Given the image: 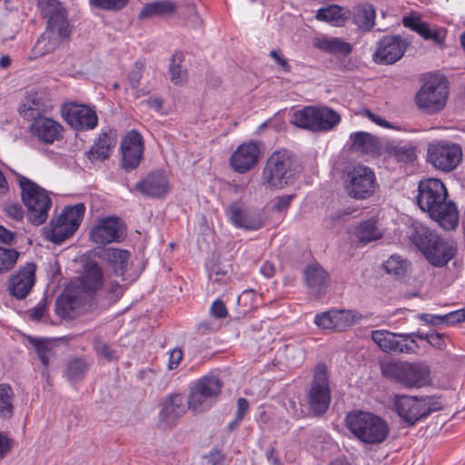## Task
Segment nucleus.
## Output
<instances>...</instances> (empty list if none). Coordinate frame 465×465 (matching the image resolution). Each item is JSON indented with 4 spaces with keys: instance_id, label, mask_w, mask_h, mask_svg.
Listing matches in <instances>:
<instances>
[{
    "instance_id": "1",
    "label": "nucleus",
    "mask_w": 465,
    "mask_h": 465,
    "mask_svg": "<svg viewBox=\"0 0 465 465\" xmlns=\"http://www.w3.org/2000/svg\"><path fill=\"white\" fill-rule=\"evenodd\" d=\"M104 285L103 270L97 262H87L82 275L69 284L55 302V312L63 318L73 319L86 305H90L97 291Z\"/></svg>"
},
{
    "instance_id": "2",
    "label": "nucleus",
    "mask_w": 465,
    "mask_h": 465,
    "mask_svg": "<svg viewBox=\"0 0 465 465\" xmlns=\"http://www.w3.org/2000/svg\"><path fill=\"white\" fill-rule=\"evenodd\" d=\"M417 203L423 212L447 231L456 229L459 213L452 201H447L448 191L444 183L434 178L422 180L418 186Z\"/></svg>"
},
{
    "instance_id": "3",
    "label": "nucleus",
    "mask_w": 465,
    "mask_h": 465,
    "mask_svg": "<svg viewBox=\"0 0 465 465\" xmlns=\"http://www.w3.org/2000/svg\"><path fill=\"white\" fill-rule=\"evenodd\" d=\"M38 6L46 20V28L35 43L33 51L36 56H43L68 42L72 28L67 12L58 0H38Z\"/></svg>"
},
{
    "instance_id": "4",
    "label": "nucleus",
    "mask_w": 465,
    "mask_h": 465,
    "mask_svg": "<svg viewBox=\"0 0 465 465\" xmlns=\"http://www.w3.org/2000/svg\"><path fill=\"white\" fill-rule=\"evenodd\" d=\"M345 424L355 438L369 445L382 443L390 432L389 425L382 418L362 411L349 412Z\"/></svg>"
},
{
    "instance_id": "5",
    "label": "nucleus",
    "mask_w": 465,
    "mask_h": 465,
    "mask_svg": "<svg viewBox=\"0 0 465 465\" xmlns=\"http://www.w3.org/2000/svg\"><path fill=\"white\" fill-rule=\"evenodd\" d=\"M392 409L408 427H412L430 413L441 410L442 404L435 396L394 395Z\"/></svg>"
},
{
    "instance_id": "6",
    "label": "nucleus",
    "mask_w": 465,
    "mask_h": 465,
    "mask_svg": "<svg viewBox=\"0 0 465 465\" xmlns=\"http://www.w3.org/2000/svg\"><path fill=\"white\" fill-rule=\"evenodd\" d=\"M17 181L21 188L22 200L27 208L28 222L35 226L43 224L52 206V200L47 192L23 175L19 174Z\"/></svg>"
},
{
    "instance_id": "7",
    "label": "nucleus",
    "mask_w": 465,
    "mask_h": 465,
    "mask_svg": "<svg viewBox=\"0 0 465 465\" xmlns=\"http://www.w3.org/2000/svg\"><path fill=\"white\" fill-rule=\"evenodd\" d=\"M341 182L347 195L356 200L370 198L378 187L373 170L361 163L346 166L342 171Z\"/></svg>"
},
{
    "instance_id": "8",
    "label": "nucleus",
    "mask_w": 465,
    "mask_h": 465,
    "mask_svg": "<svg viewBox=\"0 0 465 465\" xmlns=\"http://www.w3.org/2000/svg\"><path fill=\"white\" fill-rule=\"evenodd\" d=\"M84 213L85 206L83 203L66 206L55 220L52 219L48 226L42 229L43 235L54 243H62L77 231Z\"/></svg>"
},
{
    "instance_id": "9",
    "label": "nucleus",
    "mask_w": 465,
    "mask_h": 465,
    "mask_svg": "<svg viewBox=\"0 0 465 465\" xmlns=\"http://www.w3.org/2000/svg\"><path fill=\"white\" fill-rule=\"evenodd\" d=\"M84 213L85 206L83 203L66 206L55 220L52 219L48 226L42 229L43 235L54 243H62L77 231Z\"/></svg>"
},
{
    "instance_id": "10",
    "label": "nucleus",
    "mask_w": 465,
    "mask_h": 465,
    "mask_svg": "<svg viewBox=\"0 0 465 465\" xmlns=\"http://www.w3.org/2000/svg\"><path fill=\"white\" fill-rule=\"evenodd\" d=\"M331 400L328 369L324 363L316 365L313 379L306 393L308 410L312 416L321 417L330 408Z\"/></svg>"
},
{
    "instance_id": "11",
    "label": "nucleus",
    "mask_w": 465,
    "mask_h": 465,
    "mask_svg": "<svg viewBox=\"0 0 465 465\" xmlns=\"http://www.w3.org/2000/svg\"><path fill=\"white\" fill-rule=\"evenodd\" d=\"M295 161L285 148L275 151L267 160L262 171V183L270 188H282L293 174Z\"/></svg>"
},
{
    "instance_id": "12",
    "label": "nucleus",
    "mask_w": 465,
    "mask_h": 465,
    "mask_svg": "<svg viewBox=\"0 0 465 465\" xmlns=\"http://www.w3.org/2000/svg\"><path fill=\"white\" fill-rule=\"evenodd\" d=\"M340 121V114L326 106H306L296 111L292 119V123L294 125L312 132L331 130Z\"/></svg>"
},
{
    "instance_id": "13",
    "label": "nucleus",
    "mask_w": 465,
    "mask_h": 465,
    "mask_svg": "<svg viewBox=\"0 0 465 465\" xmlns=\"http://www.w3.org/2000/svg\"><path fill=\"white\" fill-rule=\"evenodd\" d=\"M382 374L406 388H420L428 381L430 370L420 362L394 361L382 365Z\"/></svg>"
},
{
    "instance_id": "14",
    "label": "nucleus",
    "mask_w": 465,
    "mask_h": 465,
    "mask_svg": "<svg viewBox=\"0 0 465 465\" xmlns=\"http://www.w3.org/2000/svg\"><path fill=\"white\" fill-rule=\"evenodd\" d=\"M448 94L447 79L444 76H433L416 94V104L428 113H437L445 106Z\"/></svg>"
},
{
    "instance_id": "15",
    "label": "nucleus",
    "mask_w": 465,
    "mask_h": 465,
    "mask_svg": "<svg viewBox=\"0 0 465 465\" xmlns=\"http://www.w3.org/2000/svg\"><path fill=\"white\" fill-rule=\"evenodd\" d=\"M222 382L213 375L200 379L191 389L188 406L195 412H201L210 406L211 401L221 392Z\"/></svg>"
},
{
    "instance_id": "16",
    "label": "nucleus",
    "mask_w": 465,
    "mask_h": 465,
    "mask_svg": "<svg viewBox=\"0 0 465 465\" xmlns=\"http://www.w3.org/2000/svg\"><path fill=\"white\" fill-rule=\"evenodd\" d=\"M407 45L401 36L386 35L379 41L373 59L380 64H392L404 55Z\"/></svg>"
},
{
    "instance_id": "17",
    "label": "nucleus",
    "mask_w": 465,
    "mask_h": 465,
    "mask_svg": "<svg viewBox=\"0 0 465 465\" xmlns=\"http://www.w3.org/2000/svg\"><path fill=\"white\" fill-rule=\"evenodd\" d=\"M90 235L96 244L119 242L124 238V226L119 218H104L92 229Z\"/></svg>"
},
{
    "instance_id": "18",
    "label": "nucleus",
    "mask_w": 465,
    "mask_h": 465,
    "mask_svg": "<svg viewBox=\"0 0 465 465\" xmlns=\"http://www.w3.org/2000/svg\"><path fill=\"white\" fill-rule=\"evenodd\" d=\"M35 271L36 265L34 262H27L20 267L9 280L8 291L10 294L18 300L25 299L35 285Z\"/></svg>"
},
{
    "instance_id": "19",
    "label": "nucleus",
    "mask_w": 465,
    "mask_h": 465,
    "mask_svg": "<svg viewBox=\"0 0 465 465\" xmlns=\"http://www.w3.org/2000/svg\"><path fill=\"white\" fill-rule=\"evenodd\" d=\"M303 278L309 294L314 298L322 296L331 283L329 273L317 262L304 268Z\"/></svg>"
},
{
    "instance_id": "20",
    "label": "nucleus",
    "mask_w": 465,
    "mask_h": 465,
    "mask_svg": "<svg viewBox=\"0 0 465 465\" xmlns=\"http://www.w3.org/2000/svg\"><path fill=\"white\" fill-rule=\"evenodd\" d=\"M65 122L75 130H91L97 125V115L89 107L72 104L63 109Z\"/></svg>"
},
{
    "instance_id": "21",
    "label": "nucleus",
    "mask_w": 465,
    "mask_h": 465,
    "mask_svg": "<svg viewBox=\"0 0 465 465\" xmlns=\"http://www.w3.org/2000/svg\"><path fill=\"white\" fill-rule=\"evenodd\" d=\"M461 157V147H429L427 161L439 170L450 172L456 168Z\"/></svg>"
},
{
    "instance_id": "22",
    "label": "nucleus",
    "mask_w": 465,
    "mask_h": 465,
    "mask_svg": "<svg viewBox=\"0 0 465 465\" xmlns=\"http://www.w3.org/2000/svg\"><path fill=\"white\" fill-rule=\"evenodd\" d=\"M186 399L182 394H171L161 403L159 422L164 428L172 427L186 411Z\"/></svg>"
},
{
    "instance_id": "23",
    "label": "nucleus",
    "mask_w": 465,
    "mask_h": 465,
    "mask_svg": "<svg viewBox=\"0 0 465 465\" xmlns=\"http://www.w3.org/2000/svg\"><path fill=\"white\" fill-rule=\"evenodd\" d=\"M29 129L34 136L45 143L59 142L64 131L58 122L45 116L33 121Z\"/></svg>"
},
{
    "instance_id": "24",
    "label": "nucleus",
    "mask_w": 465,
    "mask_h": 465,
    "mask_svg": "<svg viewBox=\"0 0 465 465\" xmlns=\"http://www.w3.org/2000/svg\"><path fill=\"white\" fill-rule=\"evenodd\" d=\"M456 252V248L439 234L422 254L431 265L443 267L455 257Z\"/></svg>"
},
{
    "instance_id": "25",
    "label": "nucleus",
    "mask_w": 465,
    "mask_h": 465,
    "mask_svg": "<svg viewBox=\"0 0 465 465\" xmlns=\"http://www.w3.org/2000/svg\"><path fill=\"white\" fill-rule=\"evenodd\" d=\"M134 190L147 197L161 198L169 191V182L164 173L155 171L137 183Z\"/></svg>"
},
{
    "instance_id": "26",
    "label": "nucleus",
    "mask_w": 465,
    "mask_h": 465,
    "mask_svg": "<svg viewBox=\"0 0 465 465\" xmlns=\"http://www.w3.org/2000/svg\"><path fill=\"white\" fill-rule=\"evenodd\" d=\"M229 213L232 223L239 228L258 230L264 225V217L260 212L246 210L240 203H232Z\"/></svg>"
},
{
    "instance_id": "27",
    "label": "nucleus",
    "mask_w": 465,
    "mask_h": 465,
    "mask_svg": "<svg viewBox=\"0 0 465 465\" xmlns=\"http://www.w3.org/2000/svg\"><path fill=\"white\" fill-rule=\"evenodd\" d=\"M50 107L49 102L43 97L41 93L30 92L19 106L18 112L22 117L33 122L43 117Z\"/></svg>"
},
{
    "instance_id": "28",
    "label": "nucleus",
    "mask_w": 465,
    "mask_h": 465,
    "mask_svg": "<svg viewBox=\"0 0 465 465\" xmlns=\"http://www.w3.org/2000/svg\"><path fill=\"white\" fill-rule=\"evenodd\" d=\"M262 156L260 147H237L230 158L233 171L244 173L253 168Z\"/></svg>"
},
{
    "instance_id": "29",
    "label": "nucleus",
    "mask_w": 465,
    "mask_h": 465,
    "mask_svg": "<svg viewBox=\"0 0 465 465\" xmlns=\"http://www.w3.org/2000/svg\"><path fill=\"white\" fill-rule=\"evenodd\" d=\"M100 257L106 261L116 276H123L127 270L130 252L124 249L105 248Z\"/></svg>"
},
{
    "instance_id": "30",
    "label": "nucleus",
    "mask_w": 465,
    "mask_h": 465,
    "mask_svg": "<svg viewBox=\"0 0 465 465\" xmlns=\"http://www.w3.org/2000/svg\"><path fill=\"white\" fill-rule=\"evenodd\" d=\"M438 232L426 225L414 222L409 232L411 242L422 252L436 239Z\"/></svg>"
},
{
    "instance_id": "31",
    "label": "nucleus",
    "mask_w": 465,
    "mask_h": 465,
    "mask_svg": "<svg viewBox=\"0 0 465 465\" xmlns=\"http://www.w3.org/2000/svg\"><path fill=\"white\" fill-rule=\"evenodd\" d=\"M366 153H371L372 156L381 154V149L390 158H393L397 162L411 163L415 159L414 147H364Z\"/></svg>"
},
{
    "instance_id": "32",
    "label": "nucleus",
    "mask_w": 465,
    "mask_h": 465,
    "mask_svg": "<svg viewBox=\"0 0 465 465\" xmlns=\"http://www.w3.org/2000/svg\"><path fill=\"white\" fill-rule=\"evenodd\" d=\"M29 342L34 346L35 352L44 366L42 375L48 378V366L50 360L54 357V344L51 341L39 338H29Z\"/></svg>"
},
{
    "instance_id": "33",
    "label": "nucleus",
    "mask_w": 465,
    "mask_h": 465,
    "mask_svg": "<svg viewBox=\"0 0 465 465\" xmlns=\"http://www.w3.org/2000/svg\"><path fill=\"white\" fill-rule=\"evenodd\" d=\"M375 9L370 4L355 6L352 11L353 22L362 30H370L375 22Z\"/></svg>"
},
{
    "instance_id": "34",
    "label": "nucleus",
    "mask_w": 465,
    "mask_h": 465,
    "mask_svg": "<svg viewBox=\"0 0 465 465\" xmlns=\"http://www.w3.org/2000/svg\"><path fill=\"white\" fill-rule=\"evenodd\" d=\"M318 21L330 23L332 25L340 26L344 24L347 19L346 13L338 5H330L320 8L315 15Z\"/></svg>"
},
{
    "instance_id": "35",
    "label": "nucleus",
    "mask_w": 465,
    "mask_h": 465,
    "mask_svg": "<svg viewBox=\"0 0 465 465\" xmlns=\"http://www.w3.org/2000/svg\"><path fill=\"white\" fill-rule=\"evenodd\" d=\"M176 10V5L170 0H162L148 4L140 11L139 18L143 19L153 15H173Z\"/></svg>"
},
{
    "instance_id": "36",
    "label": "nucleus",
    "mask_w": 465,
    "mask_h": 465,
    "mask_svg": "<svg viewBox=\"0 0 465 465\" xmlns=\"http://www.w3.org/2000/svg\"><path fill=\"white\" fill-rule=\"evenodd\" d=\"M315 46L332 54L347 55L351 52V45L339 38L323 37L318 39Z\"/></svg>"
},
{
    "instance_id": "37",
    "label": "nucleus",
    "mask_w": 465,
    "mask_h": 465,
    "mask_svg": "<svg viewBox=\"0 0 465 465\" xmlns=\"http://www.w3.org/2000/svg\"><path fill=\"white\" fill-rule=\"evenodd\" d=\"M89 364L84 358H73L68 361L64 370V377L71 382H78L86 375Z\"/></svg>"
},
{
    "instance_id": "38",
    "label": "nucleus",
    "mask_w": 465,
    "mask_h": 465,
    "mask_svg": "<svg viewBox=\"0 0 465 465\" xmlns=\"http://www.w3.org/2000/svg\"><path fill=\"white\" fill-rule=\"evenodd\" d=\"M402 23L404 26L411 28V30L417 32L423 38L427 40H434L439 42L440 35L436 30H431L429 25L420 19L413 16H405L402 19Z\"/></svg>"
},
{
    "instance_id": "39",
    "label": "nucleus",
    "mask_w": 465,
    "mask_h": 465,
    "mask_svg": "<svg viewBox=\"0 0 465 465\" xmlns=\"http://www.w3.org/2000/svg\"><path fill=\"white\" fill-rule=\"evenodd\" d=\"M400 333H393L387 330H376L371 332L372 341L384 352H392L397 348V338Z\"/></svg>"
},
{
    "instance_id": "40",
    "label": "nucleus",
    "mask_w": 465,
    "mask_h": 465,
    "mask_svg": "<svg viewBox=\"0 0 465 465\" xmlns=\"http://www.w3.org/2000/svg\"><path fill=\"white\" fill-rule=\"evenodd\" d=\"M356 238L360 242L368 243L381 237V231L376 227L372 220L362 222L355 230Z\"/></svg>"
},
{
    "instance_id": "41",
    "label": "nucleus",
    "mask_w": 465,
    "mask_h": 465,
    "mask_svg": "<svg viewBox=\"0 0 465 465\" xmlns=\"http://www.w3.org/2000/svg\"><path fill=\"white\" fill-rule=\"evenodd\" d=\"M14 392L10 385L6 383L0 384V418L4 420L10 419L13 416Z\"/></svg>"
},
{
    "instance_id": "42",
    "label": "nucleus",
    "mask_w": 465,
    "mask_h": 465,
    "mask_svg": "<svg viewBox=\"0 0 465 465\" xmlns=\"http://www.w3.org/2000/svg\"><path fill=\"white\" fill-rule=\"evenodd\" d=\"M122 166L125 170L135 169L143 155V147H121Z\"/></svg>"
},
{
    "instance_id": "43",
    "label": "nucleus",
    "mask_w": 465,
    "mask_h": 465,
    "mask_svg": "<svg viewBox=\"0 0 465 465\" xmlns=\"http://www.w3.org/2000/svg\"><path fill=\"white\" fill-rule=\"evenodd\" d=\"M183 62L182 54H174L171 58L169 66L170 78L174 84H183L186 82L187 72L182 68L181 63Z\"/></svg>"
},
{
    "instance_id": "44",
    "label": "nucleus",
    "mask_w": 465,
    "mask_h": 465,
    "mask_svg": "<svg viewBox=\"0 0 465 465\" xmlns=\"http://www.w3.org/2000/svg\"><path fill=\"white\" fill-rule=\"evenodd\" d=\"M20 253L15 249L0 246V273L10 271L16 263Z\"/></svg>"
},
{
    "instance_id": "45",
    "label": "nucleus",
    "mask_w": 465,
    "mask_h": 465,
    "mask_svg": "<svg viewBox=\"0 0 465 465\" xmlns=\"http://www.w3.org/2000/svg\"><path fill=\"white\" fill-rule=\"evenodd\" d=\"M335 311L322 312L321 314H317L314 319V322L318 327L323 330L339 331Z\"/></svg>"
},
{
    "instance_id": "46",
    "label": "nucleus",
    "mask_w": 465,
    "mask_h": 465,
    "mask_svg": "<svg viewBox=\"0 0 465 465\" xmlns=\"http://www.w3.org/2000/svg\"><path fill=\"white\" fill-rule=\"evenodd\" d=\"M407 261L399 255H391L385 262L384 269L388 273L400 275L405 272Z\"/></svg>"
},
{
    "instance_id": "47",
    "label": "nucleus",
    "mask_w": 465,
    "mask_h": 465,
    "mask_svg": "<svg viewBox=\"0 0 465 465\" xmlns=\"http://www.w3.org/2000/svg\"><path fill=\"white\" fill-rule=\"evenodd\" d=\"M352 145H381V142L376 136L366 132H357L351 134Z\"/></svg>"
},
{
    "instance_id": "48",
    "label": "nucleus",
    "mask_w": 465,
    "mask_h": 465,
    "mask_svg": "<svg viewBox=\"0 0 465 465\" xmlns=\"http://www.w3.org/2000/svg\"><path fill=\"white\" fill-rule=\"evenodd\" d=\"M335 315L337 316V323L339 326V331L344 330L345 328L351 326L357 321V314L352 311H335Z\"/></svg>"
},
{
    "instance_id": "49",
    "label": "nucleus",
    "mask_w": 465,
    "mask_h": 465,
    "mask_svg": "<svg viewBox=\"0 0 465 465\" xmlns=\"http://www.w3.org/2000/svg\"><path fill=\"white\" fill-rule=\"evenodd\" d=\"M129 0H90L91 4L104 10H120L124 8Z\"/></svg>"
},
{
    "instance_id": "50",
    "label": "nucleus",
    "mask_w": 465,
    "mask_h": 465,
    "mask_svg": "<svg viewBox=\"0 0 465 465\" xmlns=\"http://www.w3.org/2000/svg\"><path fill=\"white\" fill-rule=\"evenodd\" d=\"M110 148L111 147H91L90 150L85 153V155L93 163L102 162L109 157Z\"/></svg>"
},
{
    "instance_id": "51",
    "label": "nucleus",
    "mask_w": 465,
    "mask_h": 465,
    "mask_svg": "<svg viewBox=\"0 0 465 465\" xmlns=\"http://www.w3.org/2000/svg\"><path fill=\"white\" fill-rule=\"evenodd\" d=\"M15 440L7 433L0 431V460L5 459L13 450Z\"/></svg>"
},
{
    "instance_id": "52",
    "label": "nucleus",
    "mask_w": 465,
    "mask_h": 465,
    "mask_svg": "<svg viewBox=\"0 0 465 465\" xmlns=\"http://www.w3.org/2000/svg\"><path fill=\"white\" fill-rule=\"evenodd\" d=\"M120 145H143V138L138 131L133 129L123 136Z\"/></svg>"
},
{
    "instance_id": "53",
    "label": "nucleus",
    "mask_w": 465,
    "mask_h": 465,
    "mask_svg": "<svg viewBox=\"0 0 465 465\" xmlns=\"http://www.w3.org/2000/svg\"><path fill=\"white\" fill-rule=\"evenodd\" d=\"M116 142V131L111 128H107L100 134L97 142L94 145H111L112 143H115Z\"/></svg>"
},
{
    "instance_id": "54",
    "label": "nucleus",
    "mask_w": 465,
    "mask_h": 465,
    "mask_svg": "<svg viewBox=\"0 0 465 465\" xmlns=\"http://www.w3.org/2000/svg\"><path fill=\"white\" fill-rule=\"evenodd\" d=\"M94 347L96 352L103 358L106 359L107 361H112L115 358L114 351L107 343L96 339L94 341Z\"/></svg>"
},
{
    "instance_id": "55",
    "label": "nucleus",
    "mask_w": 465,
    "mask_h": 465,
    "mask_svg": "<svg viewBox=\"0 0 465 465\" xmlns=\"http://www.w3.org/2000/svg\"><path fill=\"white\" fill-rule=\"evenodd\" d=\"M5 214L15 221H21L24 217V211L19 203H6L4 207Z\"/></svg>"
},
{
    "instance_id": "56",
    "label": "nucleus",
    "mask_w": 465,
    "mask_h": 465,
    "mask_svg": "<svg viewBox=\"0 0 465 465\" xmlns=\"http://www.w3.org/2000/svg\"><path fill=\"white\" fill-rule=\"evenodd\" d=\"M444 322L448 324H455L465 322V308L451 312L443 315Z\"/></svg>"
},
{
    "instance_id": "57",
    "label": "nucleus",
    "mask_w": 465,
    "mask_h": 465,
    "mask_svg": "<svg viewBox=\"0 0 465 465\" xmlns=\"http://www.w3.org/2000/svg\"><path fill=\"white\" fill-rule=\"evenodd\" d=\"M124 291L125 288L124 285H121L116 282H111L108 291L110 300L116 302L124 294Z\"/></svg>"
},
{
    "instance_id": "58",
    "label": "nucleus",
    "mask_w": 465,
    "mask_h": 465,
    "mask_svg": "<svg viewBox=\"0 0 465 465\" xmlns=\"http://www.w3.org/2000/svg\"><path fill=\"white\" fill-rule=\"evenodd\" d=\"M212 314L218 318L222 319L227 316V309L223 302L220 300H216L213 302L212 307H211Z\"/></svg>"
},
{
    "instance_id": "59",
    "label": "nucleus",
    "mask_w": 465,
    "mask_h": 465,
    "mask_svg": "<svg viewBox=\"0 0 465 465\" xmlns=\"http://www.w3.org/2000/svg\"><path fill=\"white\" fill-rule=\"evenodd\" d=\"M292 199H293V195H292V194L278 197L276 199V202L273 204L272 209L277 212H282L290 206Z\"/></svg>"
},
{
    "instance_id": "60",
    "label": "nucleus",
    "mask_w": 465,
    "mask_h": 465,
    "mask_svg": "<svg viewBox=\"0 0 465 465\" xmlns=\"http://www.w3.org/2000/svg\"><path fill=\"white\" fill-rule=\"evenodd\" d=\"M286 357L288 360H292L293 364H299L303 359V352L300 348L287 347Z\"/></svg>"
},
{
    "instance_id": "61",
    "label": "nucleus",
    "mask_w": 465,
    "mask_h": 465,
    "mask_svg": "<svg viewBox=\"0 0 465 465\" xmlns=\"http://www.w3.org/2000/svg\"><path fill=\"white\" fill-rule=\"evenodd\" d=\"M182 359H183V351L179 348L173 349L170 352L168 368L170 370H174L175 368H177V366L181 362Z\"/></svg>"
},
{
    "instance_id": "62",
    "label": "nucleus",
    "mask_w": 465,
    "mask_h": 465,
    "mask_svg": "<svg viewBox=\"0 0 465 465\" xmlns=\"http://www.w3.org/2000/svg\"><path fill=\"white\" fill-rule=\"evenodd\" d=\"M29 317L33 321L39 322L41 321L46 313V305L45 303H40L36 307L33 308L28 312Z\"/></svg>"
},
{
    "instance_id": "63",
    "label": "nucleus",
    "mask_w": 465,
    "mask_h": 465,
    "mask_svg": "<svg viewBox=\"0 0 465 465\" xmlns=\"http://www.w3.org/2000/svg\"><path fill=\"white\" fill-rule=\"evenodd\" d=\"M270 56L272 57L275 61V63L282 67V69L285 72V73H288L291 71V67L287 62V60L285 58H283L282 55H281V51L280 50H272L270 52Z\"/></svg>"
},
{
    "instance_id": "64",
    "label": "nucleus",
    "mask_w": 465,
    "mask_h": 465,
    "mask_svg": "<svg viewBox=\"0 0 465 465\" xmlns=\"http://www.w3.org/2000/svg\"><path fill=\"white\" fill-rule=\"evenodd\" d=\"M431 346L441 350L444 348V341L443 334L439 332H431L428 333V338L426 340Z\"/></svg>"
}]
</instances>
